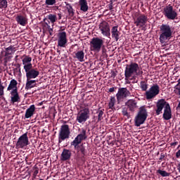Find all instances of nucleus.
<instances>
[{
	"instance_id": "obj_1",
	"label": "nucleus",
	"mask_w": 180,
	"mask_h": 180,
	"mask_svg": "<svg viewBox=\"0 0 180 180\" xmlns=\"http://www.w3.org/2000/svg\"><path fill=\"white\" fill-rule=\"evenodd\" d=\"M164 110V112L162 115V117L164 120H170L172 118V112L171 111V105H169V103L167 102L165 99L161 98L159 99L156 103V107L155 108V113L156 116H160L161 113H162V110Z\"/></svg>"
},
{
	"instance_id": "obj_2",
	"label": "nucleus",
	"mask_w": 180,
	"mask_h": 180,
	"mask_svg": "<svg viewBox=\"0 0 180 180\" xmlns=\"http://www.w3.org/2000/svg\"><path fill=\"white\" fill-rule=\"evenodd\" d=\"M143 75L141 67L137 63H131L129 65H126L124 70L125 79H129L133 75Z\"/></svg>"
},
{
	"instance_id": "obj_3",
	"label": "nucleus",
	"mask_w": 180,
	"mask_h": 180,
	"mask_svg": "<svg viewBox=\"0 0 180 180\" xmlns=\"http://www.w3.org/2000/svg\"><path fill=\"white\" fill-rule=\"evenodd\" d=\"M160 34L159 40L161 44H165L167 40H169L172 37V29L168 24H162L160 27Z\"/></svg>"
},
{
	"instance_id": "obj_4",
	"label": "nucleus",
	"mask_w": 180,
	"mask_h": 180,
	"mask_svg": "<svg viewBox=\"0 0 180 180\" xmlns=\"http://www.w3.org/2000/svg\"><path fill=\"white\" fill-rule=\"evenodd\" d=\"M148 117V112L146 106H141L139 109V112L134 118V124L136 127H140L141 124H144L147 117Z\"/></svg>"
},
{
	"instance_id": "obj_5",
	"label": "nucleus",
	"mask_w": 180,
	"mask_h": 180,
	"mask_svg": "<svg viewBox=\"0 0 180 180\" xmlns=\"http://www.w3.org/2000/svg\"><path fill=\"white\" fill-rule=\"evenodd\" d=\"M71 131L70 130V126L68 124H63L60 127L58 133V144H61L63 141L70 139Z\"/></svg>"
},
{
	"instance_id": "obj_6",
	"label": "nucleus",
	"mask_w": 180,
	"mask_h": 180,
	"mask_svg": "<svg viewBox=\"0 0 180 180\" xmlns=\"http://www.w3.org/2000/svg\"><path fill=\"white\" fill-rule=\"evenodd\" d=\"M103 39L99 37H94L90 41V50L99 53L102 50V47H103Z\"/></svg>"
},
{
	"instance_id": "obj_7",
	"label": "nucleus",
	"mask_w": 180,
	"mask_h": 180,
	"mask_svg": "<svg viewBox=\"0 0 180 180\" xmlns=\"http://www.w3.org/2000/svg\"><path fill=\"white\" fill-rule=\"evenodd\" d=\"M163 15L169 20H175V19H178V13L174 10V7L171 4H169L164 8Z\"/></svg>"
},
{
	"instance_id": "obj_8",
	"label": "nucleus",
	"mask_w": 180,
	"mask_h": 180,
	"mask_svg": "<svg viewBox=\"0 0 180 180\" xmlns=\"http://www.w3.org/2000/svg\"><path fill=\"white\" fill-rule=\"evenodd\" d=\"M25 71L26 72V77L28 79H34V78H37L40 75V72L37 68H33V66H31V65L25 66Z\"/></svg>"
},
{
	"instance_id": "obj_9",
	"label": "nucleus",
	"mask_w": 180,
	"mask_h": 180,
	"mask_svg": "<svg viewBox=\"0 0 180 180\" xmlns=\"http://www.w3.org/2000/svg\"><path fill=\"white\" fill-rule=\"evenodd\" d=\"M160 94V86L154 84L145 94L147 100L153 99Z\"/></svg>"
},
{
	"instance_id": "obj_10",
	"label": "nucleus",
	"mask_w": 180,
	"mask_h": 180,
	"mask_svg": "<svg viewBox=\"0 0 180 180\" xmlns=\"http://www.w3.org/2000/svg\"><path fill=\"white\" fill-rule=\"evenodd\" d=\"M89 108H84V110H81L77 114L76 120L78 122V123L80 124L85 123L87 119H89Z\"/></svg>"
},
{
	"instance_id": "obj_11",
	"label": "nucleus",
	"mask_w": 180,
	"mask_h": 180,
	"mask_svg": "<svg viewBox=\"0 0 180 180\" xmlns=\"http://www.w3.org/2000/svg\"><path fill=\"white\" fill-rule=\"evenodd\" d=\"M128 96H131V93L127 89V88L122 87L118 89V91L116 94L117 102H122L123 99H126Z\"/></svg>"
},
{
	"instance_id": "obj_12",
	"label": "nucleus",
	"mask_w": 180,
	"mask_h": 180,
	"mask_svg": "<svg viewBox=\"0 0 180 180\" xmlns=\"http://www.w3.org/2000/svg\"><path fill=\"white\" fill-rule=\"evenodd\" d=\"M29 144V137H27V132H26L18 138L15 146L18 148H25Z\"/></svg>"
},
{
	"instance_id": "obj_13",
	"label": "nucleus",
	"mask_w": 180,
	"mask_h": 180,
	"mask_svg": "<svg viewBox=\"0 0 180 180\" xmlns=\"http://www.w3.org/2000/svg\"><path fill=\"white\" fill-rule=\"evenodd\" d=\"M99 29L101 32V34L105 37H110V27L108 22L103 20L99 24Z\"/></svg>"
},
{
	"instance_id": "obj_14",
	"label": "nucleus",
	"mask_w": 180,
	"mask_h": 180,
	"mask_svg": "<svg viewBox=\"0 0 180 180\" xmlns=\"http://www.w3.org/2000/svg\"><path fill=\"white\" fill-rule=\"evenodd\" d=\"M68 43V39H67V32H61L58 34V47H65Z\"/></svg>"
},
{
	"instance_id": "obj_15",
	"label": "nucleus",
	"mask_w": 180,
	"mask_h": 180,
	"mask_svg": "<svg viewBox=\"0 0 180 180\" xmlns=\"http://www.w3.org/2000/svg\"><path fill=\"white\" fill-rule=\"evenodd\" d=\"M148 20V17L144 14H141L134 20V25H136V26H139L140 27H143V26H146Z\"/></svg>"
},
{
	"instance_id": "obj_16",
	"label": "nucleus",
	"mask_w": 180,
	"mask_h": 180,
	"mask_svg": "<svg viewBox=\"0 0 180 180\" xmlns=\"http://www.w3.org/2000/svg\"><path fill=\"white\" fill-rule=\"evenodd\" d=\"M72 155L71 150L64 148L60 155V161H70Z\"/></svg>"
},
{
	"instance_id": "obj_17",
	"label": "nucleus",
	"mask_w": 180,
	"mask_h": 180,
	"mask_svg": "<svg viewBox=\"0 0 180 180\" xmlns=\"http://www.w3.org/2000/svg\"><path fill=\"white\" fill-rule=\"evenodd\" d=\"M73 58L79 61V63H84L85 61V52L84 51H75L72 53Z\"/></svg>"
},
{
	"instance_id": "obj_18",
	"label": "nucleus",
	"mask_w": 180,
	"mask_h": 180,
	"mask_svg": "<svg viewBox=\"0 0 180 180\" xmlns=\"http://www.w3.org/2000/svg\"><path fill=\"white\" fill-rule=\"evenodd\" d=\"M65 9L68 11L69 18L71 19L75 15V10L72 8V6L70 3L65 2Z\"/></svg>"
},
{
	"instance_id": "obj_19",
	"label": "nucleus",
	"mask_w": 180,
	"mask_h": 180,
	"mask_svg": "<svg viewBox=\"0 0 180 180\" xmlns=\"http://www.w3.org/2000/svg\"><path fill=\"white\" fill-rule=\"evenodd\" d=\"M11 103H16L20 101V97H19V93H18V89H13L11 91Z\"/></svg>"
},
{
	"instance_id": "obj_20",
	"label": "nucleus",
	"mask_w": 180,
	"mask_h": 180,
	"mask_svg": "<svg viewBox=\"0 0 180 180\" xmlns=\"http://www.w3.org/2000/svg\"><path fill=\"white\" fill-rule=\"evenodd\" d=\"M126 106H127V108L129 110H130V112H134L137 108V102L136 100H129L126 103Z\"/></svg>"
},
{
	"instance_id": "obj_21",
	"label": "nucleus",
	"mask_w": 180,
	"mask_h": 180,
	"mask_svg": "<svg viewBox=\"0 0 180 180\" xmlns=\"http://www.w3.org/2000/svg\"><path fill=\"white\" fill-rule=\"evenodd\" d=\"M35 110H36V107L34 106V105H30V108L26 110L25 115V119H29L32 117V116L34 115Z\"/></svg>"
},
{
	"instance_id": "obj_22",
	"label": "nucleus",
	"mask_w": 180,
	"mask_h": 180,
	"mask_svg": "<svg viewBox=\"0 0 180 180\" xmlns=\"http://www.w3.org/2000/svg\"><path fill=\"white\" fill-rule=\"evenodd\" d=\"M119 26L116 25L112 27L111 34L112 39H115V41L119 40V36H120V32L117 30Z\"/></svg>"
},
{
	"instance_id": "obj_23",
	"label": "nucleus",
	"mask_w": 180,
	"mask_h": 180,
	"mask_svg": "<svg viewBox=\"0 0 180 180\" xmlns=\"http://www.w3.org/2000/svg\"><path fill=\"white\" fill-rule=\"evenodd\" d=\"M15 20L18 25H20V26H26V24L27 23V18L23 15H18L15 18Z\"/></svg>"
},
{
	"instance_id": "obj_24",
	"label": "nucleus",
	"mask_w": 180,
	"mask_h": 180,
	"mask_svg": "<svg viewBox=\"0 0 180 180\" xmlns=\"http://www.w3.org/2000/svg\"><path fill=\"white\" fill-rule=\"evenodd\" d=\"M23 57L22 65H24V70L25 67H27V65H31V67H32L33 65H32V57L26 55H24Z\"/></svg>"
},
{
	"instance_id": "obj_25",
	"label": "nucleus",
	"mask_w": 180,
	"mask_h": 180,
	"mask_svg": "<svg viewBox=\"0 0 180 180\" xmlns=\"http://www.w3.org/2000/svg\"><path fill=\"white\" fill-rule=\"evenodd\" d=\"M79 5L80 6V10L82 11V12L88 11L89 7L86 0H79Z\"/></svg>"
},
{
	"instance_id": "obj_26",
	"label": "nucleus",
	"mask_w": 180,
	"mask_h": 180,
	"mask_svg": "<svg viewBox=\"0 0 180 180\" xmlns=\"http://www.w3.org/2000/svg\"><path fill=\"white\" fill-rule=\"evenodd\" d=\"M36 82H37L36 80H32V79H27L25 89L27 91L29 89H32V88H34V86H36L37 85Z\"/></svg>"
},
{
	"instance_id": "obj_27",
	"label": "nucleus",
	"mask_w": 180,
	"mask_h": 180,
	"mask_svg": "<svg viewBox=\"0 0 180 180\" xmlns=\"http://www.w3.org/2000/svg\"><path fill=\"white\" fill-rule=\"evenodd\" d=\"M82 140L84 139L77 135V137L75 138L74 141L71 142L70 145L73 146L75 148H78V147H79V144L82 143Z\"/></svg>"
},
{
	"instance_id": "obj_28",
	"label": "nucleus",
	"mask_w": 180,
	"mask_h": 180,
	"mask_svg": "<svg viewBox=\"0 0 180 180\" xmlns=\"http://www.w3.org/2000/svg\"><path fill=\"white\" fill-rule=\"evenodd\" d=\"M75 150H77L78 153H80L82 154L81 159L82 161L85 160V155L86 154V150H85V146L84 145H81L77 147V148H75Z\"/></svg>"
},
{
	"instance_id": "obj_29",
	"label": "nucleus",
	"mask_w": 180,
	"mask_h": 180,
	"mask_svg": "<svg viewBox=\"0 0 180 180\" xmlns=\"http://www.w3.org/2000/svg\"><path fill=\"white\" fill-rule=\"evenodd\" d=\"M13 89H18V81L15 79L11 80L7 91H13Z\"/></svg>"
},
{
	"instance_id": "obj_30",
	"label": "nucleus",
	"mask_w": 180,
	"mask_h": 180,
	"mask_svg": "<svg viewBox=\"0 0 180 180\" xmlns=\"http://www.w3.org/2000/svg\"><path fill=\"white\" fill-rule=\"evenodd\" d=\"M105 112V109L103 108H98L97 112H96V115L98 116V122H101V120H102L103 119V115Z\"/></svg>"
},
{
	"instance_id": "obj_31",
	"label": "nucleus",
	"mask_w": 180,
	"mask_h": 180,
	"mask_svg": "<svg viewBox=\"0 0 180 180\" xmlns=\"http://www.w3.org/2000/svg\"><path fill=\"white\" fill-rule=\"evenodd\" d=\"M47 19L50 20L51 23H56L57 22V15L56 14H49L47 15Z\"/></svg>"
},
{
	"instance_id": "obj_32",
	"label": "nucleus",
	"mask_w": 180,
	"mask_h": 180,
	"mask_svg": "<svg viewBox=\"0 0 180 180\" xmlns=\"http://www.w3.org/2000/svg\"><path fill=\"white\" fill-rule=\"evenodd\" d=\"M140 86H141V89L143 91H147V89H148V84H147V82L146 81H141L140 82Z\"/></svg>"
},
{
	"instance_id": "obj_33",
	"label": "nucleus",
	"mask_w": 180,
	"mask_h": 180,
	"mask_svg": "<svg viewBox=\"0 0 180 180\" xmlns=\"http://www.w3.org/2000/svg\"><path fill=\"white\" fill-rule=\"evenodd\" d=\"M174 92L175 94V95H176L177 96H179L180 98V82L178 80V84L174 87Z\"/></svg>"
},
{
	"instance_id": "obj_34",
	"label": "nucleus",
	"mask_w": 180,
	"mask_h": 180,
	"mask_svg": "<svg viewBox=\"0 0 180 180\" xmlns=\"http://www.w3.org/2000/svg\"><path fill=\"white\" fill-rule=\"evenodd\" d=\"M116 103V98L115 97H111L110 102L108 103L109 109H115V103Z\"/></svg>"
},
{
	"instance_id": "obj_35",
	"label": "nucleus",
	"mask_w": 180,
	"mask_h": 180,
	"mask_svg": "<svg viewBox=\"0 0 180 180\" xmlns=\"http://www.w3.org/2000/svg\"><path fill=\"white\" fill-rule=\"evenodd\" d=\"M77 136L81 137L83 140H86V129L82 128L80 134H79Z\"/></svg>"
},
{
	"instance_id": "obj_36",
	"label": "nucleus",
	"mask_w": 180,
	"mask_h": 180,
	"mask_svg": "<svg viewBox=\"0 0 180 180\" xmlns=\"http://www.w3.org/2000/svg\"><path fill=\"white\" fill-rule=\"evenodd\" d=\"M13 46L11 45L8 48L6 49V56H11V54H13Z\"/></svg>"
},
{
	"instance_id": "obj_37",
	"label": "nucleus",
	"mask_w": 180,
	"mask_h": 180,
	"mask_svg": "<svg viewBox=\"0 0 180 180\" xmlns=\"http://www.w3.org/2000/svg\"><path fill=\"white\" fill-rule=\"evenodd\" d=\"M157 174H160V175H161V176H169L170 174L167 172L166 171L164 170H161V169H158L157 170Z\"/></svg>"
},
{
	"instance_id": "obj_38",
	"label": "nucleus",
	"mask_w": 180,
	"mask_h": 180,
	"mask_svg": "<svg viewBox=\"0 0 180 180\" xmlns=\"http://www.w3.org/2000/svg\"><path fill=\"white\" fill-rule=\"evenodd\" d=\"M56 3H57L56 0H46L45 1L46 5H48L49 6H51L53 5H56Z\"/></svg>"
},
{
	"instance_id": "obj_39",
	"label": "nucleus",
	"mask_w": 180,
	"mask_h": 180,
	"mask_svg": "<svg viewBox=\"0 0 180 180\" xmlns=\"http://www.w3.org/2000/svg\"><path fill=\"white\" fill-rule=\"evenodd\" d=\"M1 8H8V1L7 0H0Z\"/></svg>"
},
{
	"instance_id": "obj_40",
	"label": "nucleus",
	"mask_w": 180,
	"mask_h": 180,
	"mask_svg": "<svg viewBox=\"0 0 180 180\" xmlns=\"http://www.w3.org/2000/svg\"><path fill=\"white\" fill-rule=\"evenodd\" d=\"M34 173H33V176L34 178H36L37 176V174H39V167L34 166L33 167Z\"/></svg>"
},
{
	"instance_id": "obj_41",
	"label": "nucleus",
	"mask_w": 180,
	"mask_h": 180,
	"mask_svg": "<svg viewBox=\"0 0 180 180\" xmlns=\"http://www.w3.org/2000/svg\"><path fill=\"white\" fill-rule=\"evenodd\" d=\"M91 106V104L88 103H84L82 104V105L81 106V109L82 110H84V109H89L88 107Z\"/></svg>"
},
{
	"instance_id": "obj_42",
	"label": "nucleus",
	"mask_w": 180,
	"mask_h": 180,
	"mask_svg": "<svg viewBox=\"0 0 180 180\" xmlns=\"http://www.w3.org/2000/svg\"><path fill=\"white\" fill-rule=\"evenodd\" d=\"M122 115L124 116H127V117H129L130 116V115L129 114V112H127V109H126V108L122 109Z\"/></svg>"
},
{
	"instance_id": "obj_43",
	"label": "nucleus",
	"mask_w": 180,
	"mask_h": 180,
	"mask_svg": "<svg viewBox=\"0 0 180 180\" xmlns=\"http://www.w3.org/2000/svg\"><path fill=\"white\" fill-rule=\"evenodd\" d=\"M116 75H117V70H111V78H116Z\"/></svg>"
},
{
	"instance_id": "obj_44",
	"label": "nucleus",
	"mask_w": 180,
	"mask_h": 180,
	"mask_svg": "<svg viewBox=\"0 0 180 180\" xmlns=\"http://www.w3.org/2000/svg\"><path fill=\"white\" fill-rule=\"evenodd\" d=\"M45 25H46V26L49 29V33L51 34V32H53V30L51 29V27H50V25L47 22H45Z\"/></svg>"
},
{
	"instance_id": "obj_45",
	"label": "nucleus",
	"mask_w": 180,
	"mask_h": 180,
	"mask_svg": "<svg viewBox=\"0 0 180 180\" xmlns=\"http://www.w3.org/2000/svg\"><path fill=\"white\" fill-rule=\"evenodd\" d=\"M14 72H17L18 74H19V75H20V74H22V72L20 71V68H15Z\"/></svg>"
},
{
	"instance_id": "obj_46",
	"label": "nucleus",
	"mask_w": 180,
	"mask_h": 180,
	"mask_svg": "<svg viewBox=\"0 0 180 180\" xmlns=\"http://www.w3.org/2000/svg\"><path fill=\"white\" fill-rule=\"evenodd\" d=\"M109 11H112L113 9V2L111 1L110 4L108 5Z\"/></svg>"
},
{
	"instance_id": "obj_47",
	"label": "nucleus",
	"mask_w": 180,
	"mask_h": 180,
	"mask_svg": "<svg viewBox=\"0 0 180 180\" xmlns=\"http://www.w3.org/2000/svg\"><path fill=\"white\" fill-rule=\"evenodd\" d=\"M5 87L4 86H1L0 87V96H2V95H4V89Z\"/></svg>"
},
{
	"instance_id": "obj_48",
	"label": "nucleus",
	"mask_w": 180,
	"mask_h": 180,
	"mask_svg": "<svg viewBox=\"0 0 180 180\" xmlns=\"http://www.w3.org/2000/svg\"><path fill=\"white\" fill-rule=\"evenodd\" d=\"M116 88V87H115ZM115 87H111L108 89V92L112 93L115 89H116Z\"/></svg>"
},
{
	"instance_id": "obj_49",
	"label": "nucleus",
	"mask_w": 180,
	"mask_h": 180,
	"mask_svg": "<svg viewBox=\"0 0 180 180\" xmlns=\"http://www.w3.org/2000/svg\"><path fill=\"white\" fill-rule=\"evenodd\" d=\"M61 18H63V15H61V13H58V20H61Z\"/></svg>"
},
{
	"instance_id": "obj_50",
	"label": "nucleus",
	"mask_w": 180,
	"mask_h": 180,
	"mask_svg": "<svg viewBox=\"0 0 180 180\" xmlns=\"http://www.w3.org/2000/svg\"><path fill=\"white\" fill-rule=\"evenodd\" d=\"M164 158H165V155H161L159 160H164Z\"/></svg>"
},
{
	"instance_id": "obj_51",
	"label": "nucleus",
	"mask_w": 180,
	"mask_h": 180,
	"mask_svg": "<svg viewBox=\"0 0 180 180\" xmlns=\"http://www.w3.org/2000/svg\"><path fill=\"white\" fill-rule=\"evenodd\" d=\"M15 67H16L15 68H20V64L17 63L15 65Z\"/></svg>"
},
{
	"instance_id": "obj_52",
	"label": "nucleus",
	"mask_w": 180,
	"mask_h": 180,
	"mask_svg": "<svg viewBox=\"0 0 180 180\" xmlns=\"http://www.w3.org/2000/svg\"><path fill=\"white\" fill-rule=\"evenodd\" d=\"M178 144V142H174L171 143V146H175Z\"/></svg>"
},
{
	"instance_id": "obj_53",
	"label": "nucleus",
	"mask_w": 180,
	"mask_h": 180,
	"mask_svg": "<svg viewBox=\"0 0 180 180\" xmlns=\"http://www.w3.org/2000/svg\"><path fill=\"white\" fill-rule=\"evenodd\" d=\"M110 110H109V112L110 113H113V110H114L115 108H110Z\"/></svg>"
},
{
	"instance_id": "obj_54",
	"label": "nucleus",
	"mask_w": 180,
	"mask_h": 180,
	"mask_svg": "<svg viewBox=\"0 0 180 180\" xmlns=\"http://www.w3.org/2000/svg\"><path fill=\"white\" fill-rule=\"evenodd\" d=\"M1 86H2V81L1 80V79H0V87Z\"/></svg>"
},
{
	"instance_id": "obj_55",
	"label": "nucleus",
	"mask_w": 180,
	"mask_h": 180,
	"mask_svg": "<svg viewBox=\"0 0 180 180\" xmlns=\"http://www.w3.org/2000/svg\"><path fill=\"white\" fill-rule=\"evenodd\" d=\"M134 78H136V77L133 76L132 78L130 79H134Z\"/></svg>"
},
{
	"instance_id": "obj_56",
	"label": "nucleus",
	"mask_w": 180,
	"mask_h": 180,
	"mask_svg": "<svg viewBox=\"0 0 180 180\" xmlns=\"http://www.w3.org/2000/svg\"><path fill=\"white\" fill-rule=\"evenodd\" d=\"M56 9H58V6H56Z\"/></svg>"
},
{
	"instance_id": "obj_57",
	"label": "nucleus",
	"mask_w": 180,
	"mask_h": 180,
	"mask_svg": "<svg viewBox=\"0 0 180 180\" xmlns=\"http://www.w3.org/2000/svg\"><path fill=\"white\" fill-rule=\"evenodd\" d=\"M127 84H130V82H128Z\"/></svg>"
},
{
	"instance_id": "obj_58",
	"label": "nucleus",
	"mask_w": 180,
	"mask_h": 180,
	"mask_svg": "<svg viewBox=\"0 0 180 180\" xmlns=\"http://www.w3.org/2000/svg\"><path fill=\"white\" fill-rule=\"evenodd\" d=\"M65 30L63 29V30Z\"/></svg>"
}]
</instances>
